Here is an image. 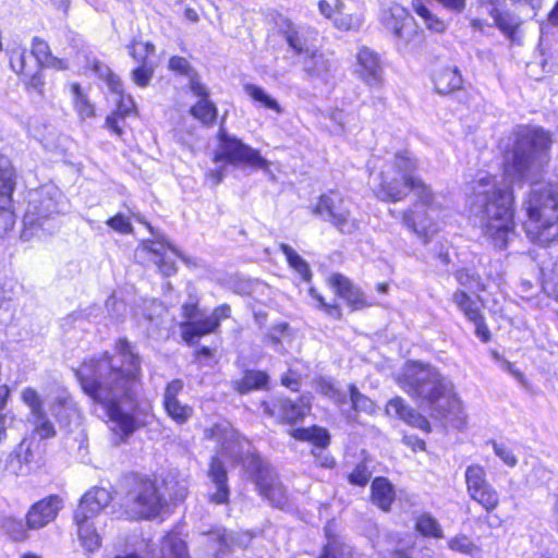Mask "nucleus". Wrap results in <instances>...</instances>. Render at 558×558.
I'll list each match as a JSON object with an SVG mask.
<instances>
[{"mask_svg": "<svg viewBox=\"0 0 558 558\" xmlns=\"http://www.w3.org/2000/svg\"><path fill=\"white\" fill-rule=\"evenodd\" d=\"M413 7H414L416 14L424 20L426 26L429 29H433L438 33H440L445 29V23L442 21L438 20L435 15H433L430 13V11L425 5L416 2L413 4Z\"/></svg>", "mask_w": 558, "mask_h": 558, "instance_id": "obj_49", "label": "nucleus"}, {"mask_svg": "<svg viewBox=\"0 0 558 558\" xmlns=\"http://www.w3.org/2000/svg\"><path fill=\"white\" fill-rule=\"evenodd\" d=\"M372 501L381 510L388 511L395 499V490L385 477H377L372 482Z\"/></svg>", "mask_w": 558, "mask_h": 558, "instance_id": "obj_31", "label": "nucleus"}, {"mask_svg": "<svg viewBox=\"0 0 558 558\" xmlns=\"http://www.w3.org/2000/svg\"><path fill=\"white\" fill-rule=\"evenodd\" d=\"M280 250L284 254L291 268L298 272L304 281H310L312 278L311 268L305 259H303L290 245L280 244Z\"/></svg>", "mask_w": 558, "mask_h": 558, "instance_id": "obj_39", "label": "nucleus"}, {"mask_svg": "<svg viewBox=\"0 0 558 558\" xmlns=\"http://www.w3.org/2000/svg\"><path fill=\"white\" fill-rule=\"evenodd\" d=\"M313 213L330 222L340 232L351 234L359 225L352 217L348 202L337 191L323 194L313 208Z\"/></svg>", "mask_w": 558, "mask_h": 558, "instance_id": "obj_10", "label": "nucleus"}, {"mask_svg": "<svg viewBox=\"0 0 558 558\" xmlns=\"http://www.w3.org/2000/svg\"><path fill=\"white\" fill-rule=\"evenodd\" d=\"M118 96L117 110L107 117L105 125L114 135L120 137L123 134L122 123L124 118L134 111L135 104L130 95L121 94Z\"/></svg>", "mask_w": 558, "mask_h": 558, "instance_id": "obj_26", "label": "nucleus"}, {"mask_svg": "<svg viewBox=\"0 0 558 558\" xmlns=\"http://www.w3.org/2000/svg\"><path fill=\"white\" fill-rule=\"evenodd\" d=\"M475 327V335L483 341L488 342L490 340V331L485 323L484 314L478 318L471 320Z\"/></svg>", "mask_w": 558, "mask_h": 558, "instance_id": "obj_60", "label": "nucleus"}, {"mask_svg": "<svg viewBox=\"0 0 558 558\" xmlns=\"http://www.w3.org/2000/svg\"><path fill=\"white\" fill-rule=\"evenodd\" d=\"M468 495L487 512L495 510L499 504V494L488 482L484 466L471 464L464 472Z\"/></svg>", "mask_w": 558, "mask_h": 558, "instance_id": "obj_11", "label": "nucleus"}, {"mask_svg": "<svg viewBox=\"0 0 558 558\" xmlns=\"http://www.w3.org/2000/svg\"><path fill=\"white\" fill-rule=\"evenodd\" d=\"M319 558H356L352 548L338 538H330Z\"/></svg>", "mask_w": 558, "mask_h": 558, "instance_id": "obj_43", "label": "nucleus"}, {"mask_svg": "<svg viewBox=\"0 0 558 558\" xmlns=\"http://www.w3.org/2000/svg\"><path fill=\"white\" fill-rule=\"evenodd\" d=\"M106 223L114 231L119 232V233H122V234H128V233H131L133 228H132V225L129 220V218H126L124 215L122 214H118L111 218H109Z\"/></svg>", "mask_w": 558, "mask_h": 558, "instance_id": "obj_54", "label": "nucleus"}, {"mask_svg": "<svg viewBox=\"0 0 558 558\" xmlns=\"http://www.w3.org/2000/svg\"><path fill=\"white\" fill-rule=\"evenodd\" d=\"M416 161L408 150L398 153L375 178L379 181L377 196L385 202L403 201L410 192L416 202L401 213L402 225L427 244L439 230L441 206L430 189L413 173Z\"/></svg>", "mask_w": 558, "mask_h": 558, "instance_id": "obj_4", "label": "nucleus"}, {"mask_svg": "<svg viewBox=\"0 0 558 558\" xmlns=\"http://www.w3.org/2000/svg\"><path fill=\"white\" fill-rule=\"evenodd\" d=\"M381 22L398 38L410 40L412 33L416 35L412 19L407 9L398 3H393L384 10Z\"/></svg>", "mask_w": 558, "mask_h": 558, "instance_id": "obj_18", "label": "nucleus"}, {"mask_svg": "<svg viewBox=\"0 0 558 558\" xmlns=\"http://www.w3.org/2000/svg\"><path fill=\"white\" fill-rule=\"evenodd\" d=\"M527 238L539 245L558 240V185L533 187L525 203Z\"/></svg>", "mask_w": 558, "mask_h": 558, "instance_id": "obj_6", "label": "nucleus"}, {"mask_svg": "<svg viewBox=\"0 0 558 558\" xmlns=\"http://www.w3.org/2000/svg\"><path fill=\"white\" fill-rule=\"evenodd\" d=\"M125 495L123 505L133 519L156 517L166 501L160 495L155 481L131 474L123 480Z\"/></svg>", "mask_w": 558, "mask_h": 558, "instance_id": "obj_7", "label": "nucleus"}, {"mask_svg": "<svg viewBox=\"0 0 558 558\" xmlns=\"http://www.w3.org/2000/svg\"><path fill=\"white\" fill-rule=\"evenodd\" d=\"M329 283L336 290V293L344 299L353 310H360L368 305L364 293L353 286L347 277L335 274L329 278Z\"/></svg>", "mask_w": 558, "mask_h": 558, "instance_id": "obj_24", "label": "nucleus"}, {"mask_svg": "<svg viewBox=\"0 0 558 558\" xmlns=\"http://www.w3.org/2000/svg\"><path fill=\"white\" fill-rule=\"evenodd\" d=\"M350 400L352 407L357 411L372 412L374 409L373 401L362 395L354 385L349 386Z\"/></svg>", "mask_w": 558, "mask_h": 558, "instance_id": "obj_50", "label": "nucleus"}, {"mask_svg": "<svg viewBox=\"0 0 558 558\" xmlns=\"http://www.w3.org/2000/svg\"><path fill=\"white\" fill-rule=\"evenodd\" d=\"M153 73L154 71L151 68H148L146 63H142L132 71V78L137 86L146 87L153 77Z\"/></svg>", "mask_w": 558, "mask_h": 558, "instance_id": "obj_55", "label": "nucleus"}, {"mask_svg": "<svg viewBox=\"0 0 558 558\" xmlns=\"http://www.w3.org/2000/svg\"><path fill=\"white\" fill-rule=\"evenodd\" d=\"M2 529L15 542L24 541L27 537L26 529L21 520L11 517L5 518L2 522Z\"/></svg>", "mask_w": 558, "mask_h": 558, "instance_id": "obj_45", "label": "nucleus"}, {"mask_svg": "<svg viewBox=\"0 0 558 558\" xmlns=\"http://www.w3.org/2000/svg\"><path fill=\"white\" fill-rule=\"evenodd\" d=\"M149 253L153 255V262L158 267L163 276H172L177 272V267L173 257H180L189 266H197L196 259H192L181 254L177 248L168 243L156 241L147 246Z\"/></svg>", "mask_w": 558, "mask_h": 558, "instance_id": "obj_16", "label": "nucleus"}, {"mask_svg": "<svg viewBox=\"0 0 558 558\" xmlns=\"http://www.w3.org/2000/svg\"><path fill=\"white\" fill-rule=\"evenodd\" d=\"M434 85L439 94H449L462 86V76L457 68H444L435 73Z\"/></svg>", "mask_w": 558, "mask_h": 558, "instance_id": "obj_30", "label": "nucleus"}, {"mask_svg": "<svg viewBox=\"0 0 558 558\" xmlns=\"http://www.w3.org/2000/svg\"><path fill=\"white\" fill-rule=\"evenodd\" d=\"M269 376L266 372L247 369L244 372L242 378L231 381V387L240 395H245L253 390L266 388Z\"/></svg>", "mask_w": 558, "mask_h": 558, "instance_id": "obj_28", "label": "nucleus"}, {"mask_svg": "<svg viewBox=\"0 0 558 558\" xmlns=\"http://www.w3.org/2000/svg\"><path fill=\"white\" fill-rule=\"evenodd\" d=\"M454 278L463 290L472 293L482 292L486 289L482 277L475 270L468 268L459 269L454 272Z\"/></svg>", "mask_w": 558, "mask_h": 558, "instance_id": "obj_37", "label": "nucleus"}, {"mask_svg": "<svg viewBox=\"0 0 558 558\" xmlns=\"http://www.w3.org/2000/svg\"><path fill=\"white\" fill-rule=\"evenodd\" d=\"M448 547L452 551L466 555L471 558H482L483 550L468 535L458 534L448 541Z\"/></svg>", "mask_w": 558, "mask_h": 558, "instance_id": "obj_35", "label": "nucleus"}, {"mask_svg": "<svg viewBox=\"0 0 558 558\" xmlns=\"http://www.w3.org/2000/svg\"><path fill=\"white\" fill-rule=\"evenodd\" d=\"M252 539L248 533H234L226 530H215L208 535L209 547L216 550V558L232 547H246Z\"/></svg>", "mask_w": 558, "mask_h": 558, "instance_id": "obj_23", "label": "nucleus"}, {"mask_svg": "<svg viewBox=\"0 0 558 558\" xmlns=\"http://www.w3.org/2000/svg\"><path fill=\"white\" fill-rule=\"evenodd\" d=\"M245 94L255 102L260 104L266 109L282 113V108L279 102L265 92L264 88L255 84H245L243 86Z\"/></svg>", "mask_w": 558, "mask_h": 558, "instance_id": "obj_36", "label": "nucleus"}, {"mask_svg": "<svg viewBox=\"0 0 558 558\" xmlns=\"http://www.w3.org/2000/svg\"><path fill=\"white\" fill-rule=\"evenodd\" d=\"M190 89L201 99L208 98L209 96L207 87L199 81L195 73L190 76Z\"/></svg>", "mask_w": 558, "mask_h": 558, "instance_id": "obj_61", "label": "nucleus"}, {"mask_svg": "<svg viewBox=\"0 0 558 558\" xmlns=\"http://www.w3.org/2000/svg\"><path fill=\"white\" fill-rule=\"evenodd\" d=\"M50 411L61 424L66 425L72 415L76 412V409L70 393L65 390H61L54 397L50 405Z\"/></svg>", "mask_w": 558, "mask_h": 558, "instance_id": "obj_32", "label": "nucleus"}, {"mask_svg": "<svg viewBox=\"0 0 558 558\" xmlns=\"http://www.w3.org/2000/svg\"><path fill=\"white\" fill-rule=\"evenodd\" d=\"M495 23L497 27L509 38L513 39L514 34L518 29L519 23L518 21L509 15V14H501L498 13L495 17Z\"/></svg>", "mask_w": 558, "mask_h": 558, "instance_id": "obj_52", "label": "nucleus"}, {"mask_svg": "<svg viewBox=\"0 0 558 558\" xmlns=\"http://www.w3.org/2000/svg\"><path fill=\"white\" fill-rule=\"evenodd\" d=\"M398 384L436 418L445 417L458 403L452 383L430 365L409 363L398 378Z\"/></svg>", "mask_w": 558, "mask_h": 558, "instance_id": "obj_5", "label": "nucleus"}, {"mask_svg": "<svg viewBox=\"0 0 558 558\" xmlns=\"http://www.w3.org/2000/svg\"><path fill=\"white\" fill-rule=\"evenodd\" d=\"M161 558H190L185 542L178 533H168L160 548Z\"/></svg>", "mask_w": 558, "mask_h": 558, "instance_id": "obj_33", "label": "nucleus"}, {"mask_svg": "<svg viewBox=\"0 0 558 558\" xmlns=\"http://www.w3.org/2000/svg\"><path fill=\"white\" fill-rule=\"evenodd\" d=\"M75 374L86 395L101 404L113 429L128 437L137 428L133 411L142 387L141 357L125 339H119L114 354L86 360Z\"/></svg>", "mask_w": 558, "mask_h": 558, "instance_id": "obj_2", "label": "nucleus"}, {"mask_svg": "<svg viewBox=\"0 0 558 558\" xmlns=\"http://www.w3.org/2000/svg\"><path fill=\"white\" fill-rule=\"evenodd\" d=\"M63 196L61 192L53 186H46L40 190L31 192L28 195V205L23 217L24 235L29 231L34 234L38 229L47 230L56 229L54 225H50L54 215L64 210Z\"/></svg>", "mask_w": 558, "mask_h": 558, "instance_id": "obj_8", "label": "nucleus"}, {"mask_svg": "<svg viewBox=\"0 0 558 558\" xmlns=\"http://www.w3.org/2000/svg\"><path fill=\"white\" fill-rule=\"evenodd\" d=\"M205 437L216 442L217 456L213 457L209 476L216 486L210 501L222 505L229 500L228 475L221 459L231 463H241L245 473L254 481L259 494L272 506L283 508L287 494L276 473L267 462L253 451L251 442L228 422H220L205 430Z\"/></svg>", "mask_w": 558, "mask_h": 558, "instance_id": "obj_3", "label": "nucleus"}, {"mask_svg": "<svg viewBox=\"0 0 558 558\" xmlns=\"http://www.w3.org/2000/svg\"><path fill=\"white\" fill-rule=\"evenodd\" d=\"M230 314H231L230 306L227 305V304H222V305H219L218 307H216L208 317H209L210 320H214L215 322V326L217 328H219L220 322L222 319H226V318L230 317Z\"/></svg>", "mask_w": 558, "mask_h": 558, "instance_id": "obj_63", "label": "nucleus"}, {"mask_svg": "<svg viewBox=\"0 0 558 558\" xmlns=\"http://www.w3.org/2000/svg\"><path fill=\"white\" fill-rule=\"evenodd\" d=\"M15 283L11 279L0 280V310L9 306L14 296Z\"/></svg>", "mask_w": 558, "mask_h": 558, "instance_id": "obj_56", "label": "nucleus"}, {"mask_svg": "<svg viewBox=\"0 0 558 558\" xmlns=\"http://www.w3.org/2000/svg\"><path fill=\"white\" fill-rule=\"evenodd\" d=\"M451 300L458 310L470 322L483 315V300L478 295L476 299H473L465 290L458 289L453 292Z\"/></svg>", "mask_w": 558, "mask_h": 558, "instance_id": "obj_29", "label": "nucleus"}, {"mask_svg": "<svg viewBox=\"0 0 558 558\" xmlns=\"http://www.w3.org/2000/svg\"><path fill=\"white\" fill-rule=\"evenodd\" d=\"M111 495L106 488H92L82 497L81 502L75 511L74 520H92L106 506L109 505Z\"/></svg>", "mask_w": 558, "mask_h": 558, "instance_id": "obj_21", "label": "nucleus"}, {"mask_svg": "<svg viewBox=\"0 0 558 558\" xmlns=\"http://www.w3.org/2000/svg\"><path fill=\"white\" fill-rule=\"evenodd\" d=\"M184 384L181 379H173L166 386L162 404L168 416L177 424L186 423L193 415V408L181 402L178 398L183 390Z\"/></svg>", "mask_w": 558, "mask_h": 558, "instance_id": "obj_17", "label": "nucleus"}, {"mask_svg": "<svg viewBox=\"0 0 558 558\" xmlns=\"http://www.w3.org/2000/svg\"><path fill=\"white\" fill-rule=\"evenodd\" d=\"M272 407L274 409H270L269 404L264 403L265 412L271 416H278L283 422L293 424L305 416L306 412L310 411L311 403L308 399L302 397L299 401L278 399Z\"/></svg>", "mask_w": 558, "mask_h": 558, "instance_id": "obj_20", "label": "nucleus"}, {"mask_svg": "<svg viewBox=\"0 0 558 558\" xmlns=\"http://www.w3.org/2000/svg\"><path fill=\"white\" fill-rule=\"evenodd\" d=\"M24 76H25V78H27L26 85L29 88H33V89L38 90L39 93H41V87L44 85V80H43V76L40 74V68L32 70L31 73L28 72V74L24 75Z\"/></svg>", "mask_w": 558, "mask_h": 558, "instance_id": "obj_62", "label": "nucleus"}, {"mask_svg": "<svg viewBox=\"0 0 558 558\" xmlns=\"http://www.w3.org/2000/svg\"><path fill=\"white\" fill-rule=\"evenodd\" d=\"M62 507V500L58 496L45 498L28 510L26 525L29 530H38L52 522Z\"/></svg>", "mask_w": 558, "mask_h": 558, "instance_id": "obj_19", "label": "nucleus"}, {"mask_svg": "<svg viewBox=\"0 0 558 558\" xmlns=\"http://www.w3.org/2000/svg\"><path fill=\"white\" fill-rule=\"evenodd\" d=\"M310 294L313 299L318 302V306L324 310L328 315L340 317V310L337 305L328 304L325 302L324 298L314 289H310Z\"/></svg>", "mask_w": 558, "mask_h": 558, "instance_id": "obj_59", "label": "nucleus"}, {"mask_svg": "<svg viewBox=\"0 0 558 558\" xmlns=\"http://www.w3.org/2000/svg\"><path fill=\"white\" fill-rule=\"evenodd\" d=\"M130 56L138 63H146V59L155 51V47L150 43H141L133 40L129 46Z\"/></svg>", "mask_w": 558, "mask_h": 558, "instance_id": "obj_48", "label": "nucleus"}, {"mask_svg": "<svg viewBox=\"0 0 558 558\" xmlns=\"http://www.w3.org/2000/svg\"><path fill=\"white\" fill-rule=\"evenodd\" d=\"M169 69L189 77L194 73L189 61L185 58L179 56H174L169 60Z\"/></svg>", "mask_w": 558, "mask_h": 558, "instance_id": "obj_58", "label": "nucleus"}, {"mask_svg": "<svg viewBox=\"0 0 558 558\" xmlns=\"http://www.w3.org/2000/svg\"><path fill=\"white\" fill-rule=\"evenodd\" d=\"M386 412L388 415L398 417L412 427L425 433L430 432V424L427 418L411 408L401 397L389 400L386 405Z\"/></svg>", "mask_w": 558, "mask_h": 558, "instance_id": "obj_22", "label": "nucleus"}, {"mask_svg": "<svg viewBox=\"0 0 558 558\" xmlns=\"http://www.w3.org/2000/svg\"><path fill=\"white\" fill-rule=\"evenodd\" d=\"M291 435L298 440L310 441L315 446L312 449V454L317 465L322 468H332L335 465L333 458L326 451L330 442L327 429L318 426L296 428L291 432Z\"/></svg>", "mask_w": 558, "mask_h": 558, "instance_id": "obj_14", "label": "nucleus"}, {"mask_svg": "<svg viewBox=\"0 0 558 558\" xmlns=\"http://www.w3.org/2000/svg\"><path fill=\"white\" fill-rule=\"evenodd\" d=\"M371 475L372 474L366 468V465L357 464L356 468L349 475V481L351 484L365 486L368 483Z\"/></svg>", "mask_w": 558, "mask_h": 558, "instance_id": "obj_57", "label": "nucleus"}, {"mask_svg": "<svg viewBox=\"0 0 558 558\" xmlns=\"http://www.w3.org/2000/svg\"><path fill=\"white\" fill-rule=\"evenodd\" d=\"M544 289L550 290L558 298V258L551 266L543 268Z\"/></svg>", "mask_w": 558, "mask_h": 558, "instance_id": "obj_51", "label": "nucleus"}, {"mask_svg": "<svg viewBox=\"0 0 558 558\" xmlns=\"http://www.w3.org/2000/svg\"><path fill=\"white\" fill-rule=\"evenodd\" d=\"M214 160L225 161L232 166H246L254 169L267 171L269 162L260 156L257 149L244 144L236 136L220 129L218 133V146L215 150Z\"/></svg>", "mask_w": 558, "mask_h": 558, "instance_id": "obj_9", "label": "nucleus"}, {"mask_svg": "<svg viewBox=\"0 0 558 558\" xmlns=\"http://www.w3.org/2000/svg\"><path fill=\"white\" fill-rule=\"evenodd\" d=\"M77 525V535L82 546L87 551H95L100 547V536L96 532L90 520H75Z\"/></svg>", "mask_w": 558, "mask_h": 558, "instance_id": "obj_34", "label": "nucleus"}, {"mask_svg": "<svg viewBox=\"0 0 558 558\" xmlns=\"http://www.w3.org/2000/svg\"><path fill=\"white\" fill-rule=\"evenodd\" d=\"M287 41L289 46L298 53L300 60L303 59L307 53L314 49L310 48L305 40L302 38L300 32L294 28H290L287 32Z\"/></svg>", "mask_w": 558, "mask_h": 558, "instance_id": "obj_46", "label": "nucleus"}, {"mask_svg": "<svg viewBox=\"0 0 558 558\" xmlns=\"http://www.w3.org/2000/svg\"><path fill=\"white\" fill-rule=\"evenodd\" d=\"M32 57L35 61V68H40L43 64L48 63L50 59L48 44L38 37H34L32 41Z\"/></svg>", "mask_w": 558, "mask_h": 558, "instance_id": "obj_44", "label": "nucleus"}, {"mask_svg": "<svg viewBox=\"0 0 558 558\" xmlns=\"http://www.w3.org/2000/svg\"><path fill=\"white\" fill-rule=\"evenodd\" d=\"M181 336L185 342L192 344L196 339L215 332L218 328L215 322L210 320L208 316H198L192 322H184L180 325Z\"/></svg>", "mask_w": 558, "mask_h": 558, "instance_id": "obj_27", "label": "nucleus"}, {"mask_svg": "<svg viewBox=\"0 0 558 558\" xmlns=\"http://www.w3.org/2000/svg\"><path fill=\"white\" fill-rule=\"evenodd\" d=\"M190 112L204 124H213L217 118V108L208 98L199 99Z\"/></svg>", "mask_w": 558, "mask_h": 558, "instance_id": "obj_42", "label": "nucleus"}, {"mask_svg": "<svg viewBox=\"0 0 558 558\" xmlns=\"http://www.w3.org/2000/svg\"><path fill=\"white\" fill-rule=\"evenodd\" d=\"M15 190V171L10 159L0 154V238L12 230L15 215L12 195Z\"/></svg>", "mask_w": 558, "mask_h": 558, "instance_id": "obj_12", "label": "nucleus"}, {"mask_svg": "<svg viewBox=\"0 0 558 558\" xmlns=\"http://www.w3.org/2000/svg\"><path fill=\"white\" fill-rule=\"evenodd\" d=\"M415 530L425 537H444L441 525L430 513H422L416 518Z\"/></svg>", "mask_w": 558, "mask_h": 558, "instance_id": "obj_40", "label": "nucleus"}, {"mask_svg": "<svg viewBox=\"0 0 558 558\" xmlns=\"http://www.w3.org/2000/svg\"><path fill=\"white\" fill-rule=\"evenodd\" d=\"M551 146L550 135L542 128L520 125L513 131V146L507 151L501 184L495 175L477 173L471 184L468 203L480 218L485 236L498 248H506L514 232L513 195L510 184L521 182L532 166L542 161Z\"/></svg>", "mask_w": 558, "mask_h": 558, "instance_id": "obj_1", "label": "nucleus"}, {"mask_svg": "<svg viewBox=\"0 0 558 558\" xmlns=\"http://www.w3.org/2000/svg\"><path fill=\"white\" fill-rule=\"evenodd\" d=\"M316 390L318 393L329 398L337 404L345 403L347 396L344 392L338 390L331 381L322 379L317 383Z\"/></svg>", "mask_w": 558, "mask_h": 558, "instance_id": "obj_47", "label": "nucleus"}, {"mask_svg": "<svg viewBox=\"0 0 558 558\" xmlns=\"http://www.w3.org/2000/svg\"><path fill=\"white\" fill-rule=\"evenodd\" d=\"M22 401L29 409L28 421L34 427V433L41 439L56 435L54 425L48 418L40 395L32 387H26L21 392Z\"/></svg>", "mask_w": 558, "mask_h": 558, "instance_id": "obj_13", "label": "nucleus"}, {"mask_svg": "<svg viewBox=\"0 0 558 558\" xmlns=\"http://www.w3.org/2000/svg\"><path fill=\"white\" fill-rule=\"evenodd\" d=\"M10 65L14 72L27 75L35 70V61L27 56L26 48L16 47L10 50Z\"/></svg>", "mask_w": 558, "mask_h": 558, "instance_id": "obj_38", "label": "nucleus"}, {"mask_svg": "<svg viewBox=\"0 0 558 558\" xmlns=\"http://www.w3.org/2000/svg\"><path fill=\"white\" fill-rule=\"evenodd\" d=\"M299 61L302 63L303 71L308 77L323 81L328 78L332 68L331 61L315 49Z\"/></svg>", "mask_w": 558, "mask_h": 558, "instance_id": "obj_25", "label": "nucleus"}, {"mask_svg": "<svg viewBox=\"0 0 558 558\" xmlns=\"http://www.w3.org/2000/svg\"><path fill=\"white\" fill-rule=\"evenodd\" d=\"M354 73L371 88H379L384 83L380 59L367 47H362L356 53Z\"/></svg>", "mask_w": 558, "mask_h": 558, "instance_id": "obj_15", "label": "nucleus"}, {"mask_svg": "<svg viewBox=\"0 0 558 558\" xmlns=\"http://www.w3.org/2000/svg\"><path fill=\"white\" fill-rule=\"evenodd\" d=\"M71 94L75 110L80 118L85 120L95 116L94 105L89 101L88 97L84 94L82 87L77 83L71 84Z\"/></svg>", "mask_w": 558, "mask_h": 558, "instance_id": "obj_41", "label": "nucleus"}, {"mask_svg": "<svg viewBox=\"0 0 558 558\" xmlns=\"http://www.w3.org/2000/svg\"><path fill=\"white\" fill-rule=\"evenodd\" d=\"M493 449L495 454L509 468H514L518 459L513 451L505 444L493 441Z\"/></svg>", "mask_w": 558, "mask_h": 558, "instance_id": "obj_53", "label": "nucleus"}, {"mask_svg": "<svg viewBox=\"0 0 558 558\" xmlns=\"http://www.w3.org/2000/svg\"><path fill=\"white\" fill-rule=\"evenodd\" d=\"M288 328L287 324H280L272 328V332L266 337V341L274 345L276 351H281V344L277 333H283Z\"/></svg>", "mask_w": 558, "mask_h": 558, "instance_id": "obj_64", "label": "nucleus"}]
</instances>
